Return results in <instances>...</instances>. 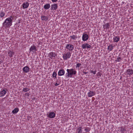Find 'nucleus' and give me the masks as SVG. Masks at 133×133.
Masks as SVG:
<instances>
[{
    "label": "nucleus",
    "instance_id": "f257e3e1",
    "mask_svg": "<svg viewBox=\"0 0 133 133\" xmlns=\"http://www.w3.org/2000/svg\"><path fill=\"white\" fill-rule=\"evenodd\" d=\"M12 16H10L9 17L6 18L2 24L3 27L5 28L10 27L12 25Z\"/></svg>",
    "mask_w": 133,
    "mask_h": 133
},
{
    "label": "nucleus",
    "instance_id": "f03ea898",
    "mask_svg": "<svg viewBox=\"0 0 133 133\" xmlns=\"http://www.w3.org/2000/svg\"><path fill=\"white\" fill-rule=\"evenodd\" d=\"M66 71L67 73L65 74V77L66 78H71L72 76L75 75L77 73L76 71L74 69H67Z\"/></svg>",
    "mask_w": 133,
    "mask_h": 133
},
{
    "label": "nucleus",
    "instance_id": "7ed1b4c3",
    "mask_svg": "<svg viewBox=\"0 0 133 133\" xmlns=\"http://www.w3.org/2000/svg\"><path fill=\"white\" fill-rule=\"evenodd\" d=\"M71 56V53L70 52H68L65 54L63 55V57L64 59V60H66L67 59L70 57Z\"/></svg>",
    "mask_w": 133,
    "mask_h": 133
},
{
    "label": "nucleus",
    "instance_id": "20e7f679",
    "mask_svg": "<svg viewBox=\"0 0 133 133\" xmlns=\"http://www.w3.org/2000/svg\"><path fill=\"white\" fill-rule=\"evenodd\" d=\"M47 115L48 117L52 118L55 117L56 114L54 112L51 111L50 112L49 114H47Z\"/></svg>",
    "mask_w": 133,
    "mask_h": 133
},
{
    "label": "nucleus",
    "instance_id": "39448f33",
    "mask_svg": "<svg viewBox=\"0 0 133 133\" xmlns=\"http://www.w3.org/2000/svg\"><path fill=\"white\" fill-rule=\"evenodd\" d=\"M65 48L68 49L70 51H71L74 49V46L72 45L67 44L65 47Z\"/></svg>",
    "mask_w": 133,
    "mask_h": 133
},
{
    "label": "nucleus",
    "instance_id": "423d86ee",
    "mask_svg": "<svg viewBox=\"0 0 133 133\" xmlns=\"http://www.w3.org/2000/svg\"><path fill=\"white\" fill-rule=\"evenodd\" d=\"M30 52L32 51L34 53H35V52L37 51L36 49V47L35 46L33 45V46H31L30 48L29 49Z\"/></svg>",
    "mask_w": 133,
    "mask_h": 133
},
{
    "label": "nucleus",
    "instance_id": "0eeeda50",
    "mask_svg": "<svg viewBox=\"0 0 133 133\" xmlns=\"http://www.w3.org/2000/svg\"><path fill=\"white\" fill-rule=\"evenodd\" d=\"M64 70L63 69H62L59 71L58 74L59 76H62L64 75Z\"/></svg>",
    "mask_w": 133,
    "mask_h": 133
},
{
    "label": "nucleus",
    "instance_id": "6e6552de",
    "mask_svg": "<svg viewBox=\"0 0 133 133\" xmlns=\"http://www.w3.org/2000/svg\"><path fill=\"white\" fill-rule=\"evenodd\" d=\"M22 70L24 73H27L29 71L30 68L28 66H26L23 68Z\"/></svg>",
    "mask_w": 133,
    "mask_h": 133
},
{
    "label": "nucleus",
    "instance_id": "1a4fd4ad",
    "mask_svg": "<svg viewBox=\"0 0 133 133\" xmlns=\"http://www.w3.org/2000/svg\"><path fill=\"white\" fill-rule=\"evenodd\" d=\"M89 36L87 34H83L82 37L83 41H87L88 39Z\"/></svg>",
    "mask_w": 133,
    "mask_h": 133
},
{
    "label": "nucleus",
    "instance_id": "9d476101",
    "mask_svg": "<svg viewBox=\"0 0 133 133\" xmlns=\"http://www.w3.org/2000/svg\"><path fill=\"white\" fill-rule=\"evenodd\" d=\"M91 46L87 43L83 44L82 45V47L83 49H85L86 48H91Z\"/></svg>",
    "mask_w": 133,
    "mask_h": 133
},
{
    "label": "nucleus",
    "instance_id": "9b49d317",
    "mask_svg": "<svg viewBox=\"0 0 133 133\" xmlns=\"http://www.w3.org/2000/svg\"><path fill=\"white\" fill-rule=\"evenodd\" d=\"M51 7V10H56L57 8V4H52Z\"/></svg>",
    "mask_w": 133,
    "mask_h": 133
},
{
    "label": "nucleus",
    "instance_id": "f8f14e48",
    "mask_svg": "<svg viewBox=\"0 0 133 133\" xmlns=\"http://www.w3.org/2000/svg\"><path fill=\"white\" fill-rule=\"evenodd\" d=\"M56 55V54L52 52H50L49 54V57L51 59H52V58H55V56Z\"/></svg>",
    "mask_w": 133,
    "mask_h": 133
},
{
    "label": "nucleus",
    "instance_id": "ddd939ff",
    "mask_svg": "<svg viewBox=\"0 0 133 133\" xmlns=\"http://www.w3.org/2000/svg\"><path fill=\"white\" fill-rule=\"evenodd\" d=\"M95 95V91H90L88 93V96L89 97Z\"/></svg>",
    "mask_w": 133,
    "mask_h": 133
},
{
    "label": "nucleus",
    "instance_id": "4468645a",
    "mask_svg": "<svg viewBox=\"0 0 133 133\" xmlns=\"http://www.w3.org/2000/svg\"><path fill=\"white\" fill-rule=\"evenodd\" d=\"M29 5L28 2H24L22 4V6L23 9H26L28 7Z\"/></svg>",
    "mask_w": 133,
    "mask_h": 133
},
{
    "label": "nucleus",
    "instance_id": "2eb2a0df",
    "mask_svg": "<svg viewBox=\"0 0 133 133\" xmlns=\"http://www.w3.org/2000/svg\"><path fill=\"white\" fill-rule=\"evenodd\" d=\"M15 53L12 51L9 50L8 52V55L10 57H11Z\"/></svg>",
    "mask_w": 133,
    "mask_h": 133
},
{
    "label": "nucleus",
    "instance_id": "dca6fc26",
    "mask_svg": "<svg viewBox=\"0 0 133 133\" xmlns=\"http://www.w3.org/2000/svg\"><path fill=\"white\" fill-rule=\"evenodd\" d=\"M126 72L127 74L129 76H130L133 74V70L132 69H128L127 70Z\"/></svg>",
    "mask_w": 133,
    "mask_h": 133
},
{
    "label": "nucleus",
    "instance_id": "f3484780",
    "mask_svg": "<svg viewBox=\"0 0 133 133\" xmlns=\"http://www.w3.org/2000/svg\"><path fill=\"white\" fill-rule=\"evenodd\" d=\"M6 93V92L5 90L3 89L1 91H0V97H1L4 96Z\"/></svg>",
    "mask_w": 133,
    "mask_h": 133
},
{
    "label": "nucleus",
    "instance_id": "a211bd4d",
    "mask_svg": "<svg viewBox=\"0 0 133 133\" xmlns=\"http://www.w3.org/2000/svg\"><path fill=\"white\" fill-rule=\"evenodd\" d=\"M103 28L104 29H109L110 27V25L109 23L105 24L103 25Z\"/></svg>",
    "mask_w": 133,
    "mask_h": 133
},
{
    "label": "nucleus",
    "instance_id": "6ab92c4d",
    "mask_svg": "<svg viewBox=\"0 0 133 133\" xmlns=\"http://www.w3.org/2000/svg\"><path fill=\"white\" fill-rule=\"evenodd\" d=\"M19 109L18 108H16L12 111V112L13 114H15L17 113L19 111Z\"/></svg>",
    "mask_w": 133,
    "mask_h": 133
},
{
    "label": "nucleus",
    "instance_id": "aec40b11",
    "mask_svg": "<svg viewBox=\"0 0 133 133\" xmlns=\"http://www.w3.org/2000/svg\"><path fill=\"white\" fill-rule=\"evenodd\" d=\"M120 38L118 36H115L113 38V40L115 42H117L119 40Z\"/></svg>",
    "mask_w": 133,
    "mask_h": 133
},
{
    "label": "nucleus",
    "instance_id": "412c9836",
    "mask_svg": "<svg viewBox=\"0 0 133 133\" xmlns=\"http://www.w3.org/2000/svg\"><path fill=\"white\" fill-rule=\"evenodd\" d=\"M41 20H44L45 21H46L48 19V17L42 16L41 17Z\"/></svg>",
    "mask_w": 133,
    "mask_h": 133
},
{
    "label": "nucleus",
    "instance_id": "4be33fe9",
    "mask_svg": "<svg viewBox=\"0 0 133 133\" xmlns=\"http://www.w3.org/2000/svg\"><path fill=\"white\" fill-rule=\"evenodd\" d=\"M50 7V5L49 3H47V4H45L44 6V8L45 9H48Z\"/></svg>",
    "mask_w": 133,
    "mask_h": 133
},
{
    "label": "nucleus",
    "instance_id": "5701e85b",
    "mask_svg": "<svg viewBox=\"0 0 133 133\" xmlns=\"http://www.w3.org/2000/svg\"><path fill=\"white\" fill-rule=\"evenodd\" d=\"M113 48V46L112 45H110L108 46V49L110 51Z\"/></svg>",
    "mask_w": 133,
    "mask_h": 133
},
{
    "label": "nucleus",
    "instance_id": "b1692460",
    "mask_svg": "<svg viewBox=\"0 0 133 133\" xmlns=\"http://www.w3.org/2000/svg\"><path fill=\"white\" fill-rule=\"evenodd\" d=\"M30 90V89L28 88H23V91L25 92H26L29 91Z\"/></svg>",
    "mask_w": 133,
    "mask_h": 133
},
{
    "label": "nucleus",
    "instance_id": "393cba45",
    "mask_svg": "<svg viewBox=\"0 0 133 133\" xmlns=\"http://www.w3.org/2000/svg\"><path fill=\"white\" fill-rule=\"evenodd\" d=\"M5 15V13L1 11L0 13V16L2 17L4 16Z\"/></svg>",
    "mask_w": 133,
    "mask_h": 133
},
{
    "label": "nucleus",
    "instance_id": "a878e982",
    "mask_svg": "<svg viewBox=\"0 0 133 133\" xmlns=\"http://www.w3.org/2000/svg\"><path fill=\"white\" fill-rule=\"evenodd\" d=\"M57 75V74L56 72L54 71V72L52 75V76L53 77H55V78H56V76Z\"/></svg>",
    "mask_w": 133,
    "mask_h": 133
},
{
    "label": "nucleus",
    "instance_id": "bb28decb",
    "mask_svg": "<svg viewBox=\"0 0 133 133\" xmlns=\"http://www.w3.org/2000/svg\"><path fill=\"white\" fill-rule=\"evenodd\" d=\"M126 129L122 127H121L120 129V131L122 133L124 132V131H125Z\"/></svg>",
    "mask_w": 133,
    "mask_h": 133
},
{
    "label": "nucleus",
    "instance_id": "cd10ccee",
    "mask_svg": "<svg viewBox=\"0 0 133 133\" xmlns=\"http://www.w3.org/2000/svg\"><path fill=\"white\" fill-rule=\"evenodd\" d=\"M70 37H71V39H75L76 38H77V37L75 35H73L72 36H70Z\"/></svg>",
    "mask_w": 133,
    "mask_h": 133
},
{
    "label": "nucleus",
    "instance_id": "c85d7f7f",
    "mask_svg": "<svg viewBox=\"0 0 133 133\" xmlns=\"http://www.w3.org/2000/svg\"><path fill=\"white\" fill-rule=\"evenodd\" d=\"M121 60L122 59L120 57H119L118 58H117V59L116 60H115V61L116 62H119L121 61Z\"/></svg>",
    "mask_w": 133,
    "mask_h": 133
},
{
    "label": "nucleus",
    "instance_id": "c756f323",
    "mask_svg": "<svg viewBox=\"0 0 133 133\" xmlns=\"http://www.w3.org/2000/svg\"><path fill=\"white\" fill-rule=\"evenodd\" d=\"M85 131L87 132H89L90 130V129H89V128H87L85 129Z\"/></svg>",
    "mask_w": 133,
    "mask_h": 133
},
{
    "label": "nucleus",
    "instance_id": "7c9ffc66",
    "mask_svg": "<svg viewBox=\"0 0 133 133\" xmlns=\"http://www.w3.org/2000/svg\"><path fill=\"white\" fill-rule=\"evenodd\" d=\"M81 65L80 63H77L76 64V68L79 67Z\"/></svg>",
    "mask_w": 133,
    "mask_h": 133
},
{
    "label": "nucleus",
    "instance_id": "2f4dec72",
    "mask_svg": "<svg viewBox=\"0 0 133 133\" xmlns=\"http://www.w3.org/2000/svg\"><path fill=\"white\" fill-rule=\"evenodd\" d=\"M90 72L91 73H93L95 75L96 74V71L95 70V71H94L92 70H91L90 71Z\"/></svg>",
    "mask_w": 133,
    "mask_h": 133
},
{
    "label": "nucleus",
    "instance_id": "473e14b6",
    "mask_svg": "<svg viewBox=\"0 0 133 133\" xmlns=\"http://www.w3.org/2000/svg\"><path fill=\"white\" fill-rule=\"evenodd\" d=\"M82 127H79L77 129V130H82Z\"/></svg>",
    "mask_w": 133,
    "mask_h": 133
},
{
    "label": "nucleus",
    "instance_id": "72a5a7b5",
    "mask_svg": "<svg viewBox=\"0 0 133 133\" xmlns=\"http://www.w3.org/2000/svg\"><path fill=\"white\" fill-rule=\"evenodd\" d=\"M51 1L53 2H56L58 0H51Z\"/></svg>",
    "mask_w": 133,
    "mask_h": 133
},
{
    "label": "nucleus",
    "instance_id": "f704fd0d",
    "mask_svg": "<svg viewBox=\"0 0 133 133\" xmlns=\"http://www.w3.org/2000/svg\"><path fill=\"white\" fill-rule=\"evenodd\" d=\"M25 95H26L28 97H29V94L28 93H26Z\"/></svg>",
    "mask_w": 133,
    "mask_h": 133
},
{
    "label": "nucleus",
    "instance_id": "c9c22d12",
    "mask_svg": "<svg viewBox=\"0 0 133 133\" xmlns=\"http://www.w3.org/2000/svg\"><path fill=\"white\" fill-rule=\"evenodd\" d=\"M82 130H78V133H82Z\"/></svg>",
    "mask_w": 133,
    "mask_h": 133
},
{
    "label": "nucleus",
    "instance_id": "e433bc0d",
    "mask_svg": "<svg viewBox=\"0 0 133 133\" xmlns=\"http://www.w3.org/2000/svg\"><path fill=\"white\" fill-rule=\"evenodd\" d=\"M83 73L84 74H87L88 73V72H84V70H83Z\"/></svg>",
    "mask_w": 133,
    "mask_h": 133
},
{
    "label": "nucleus",
    "instance_id": "4c0bfd02",
    "mask_svg": "<svg viewBox=\"0 0 133 133\" xmlns=\"http://www.w3.org/2000/svg\"><path fill=\"white\" fill-rule=\"evenodd\" d=\"M59 85V84H58L57 83H56L55 84V86H57Z\"/></svg>",
    "mask_w": 133,
    "mask_h": 133
},
{
    "label": "nucleus",
    "instance_id": "58836bf2",
    "mask_svg": "<svg viewBox=\"0 0 133 133\" xmlns=\"http://www.w3.org/2000/svg\"><path fill=\"white\" fill-rule=\"evenodd\" d=\"M98 74H100V73L99 72H98Z\"/></svg>",
    "mask_w": 133,
    "mask_h": 133
}]
</instances>
